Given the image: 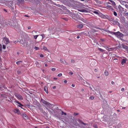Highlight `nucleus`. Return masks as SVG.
Returning <instances> with one entry per match:
<instances>
[{
    "label": "nucleus",
    "mask_w": 128,
    "mask_h": 128,
    "mask_svg": "<svg viewBox=\"0 0 128 128\" xmlns=\"http://www.w3.org/2000/svg\"><path fill=\"white\" fill-rule=\"evenodd\" d=\"M80 33L82 35H84L86 36H88L89 34L88 32L86 31L82 32Z\"/></svg>",
    "instance_id": "nucleus-8"
},
{
    "label": "nucleus",
    "mask_w": 128,
    "mask_h": 128,
    "mask_svg": "<svg viewBox=\"0 0 128 128\" xmlns=\"http://www.w3.org/2000/svg\"><path fill=\"white\" fill-rule=\"evenodd\" d=\"M42 37V39L44 38L45 37V35L44 34H42L40 35Z\"/></svg>",
    "instance_id": "nucleus-33"
},
{
    "label": "nucleus",
    "mask_w": 128,
    "mask_h": 128,
    "mask_svg": "<svg viewBox=\"0 0 128 128\" xmlns=\"http://www.w3.org/2000/svg\"><path fill=\"white\" fill-rule=\"evenodd\" d=\"M22 61H19L16 62V64L18 65H19L22 62Z\"/></svg>",
    "instance_id": "nucleus-27"
},
{
    "label": "nucleus",
    "mask_w": 128,
    "mask_h": 128,
    "mask_svg": "<svg viewBox=\"0 0 128 128\" xmlns=\"http://www.w3.org/2000/svg\"><path fill=\"white\" fill-rule=\"evenodd\" d=\"M21 116L24 119H27L28 118L27 116L24 113L22 114H21Z\"/></svg>",
    "instance_id": "nucleus-10"
},
{
    "label": "nucleus",
    "mask_w": 128,
    "mask_h": 128,
    "mask_svg": "<svg viewBox=\"0 0 128 128\" xmlns=\"http://www.w3.org/2000/svg\"><path fill=\"white\" fill-rule=\"evenodd\" d=\"M60 1L63 3H65L66 2V0H60Z\"/></svg>",
    "instance_id": "nucleus-32"
},
{
    "label": "nucleus",
    "mask_w": 128,
    "mask_h": 128,
    "mask_svg": "<svg viewBox=\"0 0 128 128\" xmlns=\"http://www.w3.org/2000/svg\"><path fill=\"white\" fill-rule=\"evenodd\" d=\"M121 90L122 91H124V88H122L121 89Z\"/></svg>",
    "instance_id": "nucleus-55"
},
{
    "label": "nucleus",
    "mask_w": 128,
    "mask_h": 128,
    "mask_svg": "<svg viewBox=\"0 0 128 128\" xmlns=\"http://www.w3.org/2000/svg\"><path fill=\"white\" fill-rule=\"evenodd\" d=\"M106 32L112 34H114V35L116 36L119 38H120V32L119 31H118L117 32H112L108 30H107V31H106Z\"/></svg>",
    "instance_id": "nucleus-3"
},
{
    "label": "nucleus",
    "mask_w": 128,
    "mask_h": 128,
    "mask_svg": "<svg viewBox=\"0 0 128 128\" xmlns=\"http://www.w3.org/2000/svg\"><path fill=\"white\" fill-rule=\"evenodd\" d=\"M114 14L115 16H117V14L116 12H115L114 11Z\"/></svg>",
    "instance_id": "nucleus-41"
},
{
    "label": "nucleus",
    "mask_w": 128,
    "mask_h": 128,
    "mask_svg": "<svg viewBox=\"0 0 128 128\" xmlns=\"http://www.w3.org/2000/svg\"><path fill=\"white\" fill-rule=\"evenodd\" d=\"M40 56L41 57H43L44 56V55L42 54H40Z\"/></svg>",
    "instance_id": "nucleus-53"
},
{
    "label": "nucleus",
    "mask_w": 128,
    "mask_h": 128,
    "mask_svg": "<svg viewBox=\"0 0 128 128\" xmlns=\"http://www.w3.org/2000/svg\"><path fill=\"white\" fill-rule=\"evenodd\" d=\"M94 97L93 96H90V99L91 100H93L94 99Z\"/></svg>",
    "instance_id": "nucleus-34"
},
{
    "label": "nucleus",
    "mask_w": 128,
    "mask_h": 128,
    "mask_svg": "<svg viewBox=\"0 0 128 128\" xmlns=\"http://www.w3.org/2000/svg\"><path fill=\"white\" fill-rule=\"evenodd\" d=\"M72 86L73 87H74L75 86V85L74 84H72Z\"/></svg>",
    "instance_id": "nucleus-63"
},
{
    "label": "nucleus",
    "mask_w": 128,
    "mask_h": 128,
    "mask_svg": "<svg viewBox=\"0 0 128 128\" xmlns=\"http://www.w3.org/2000/svg\"><path fill=\"white\" fill-rule=\"evenodd\" d=\"M78 122H80V123H82V124H83L84 125H87V126L88 125V124L86 123H85L84 122H83L82 121H81V120H78Z\"/></svg>",
    "instance_id": "nucleus-16"
},
{
    "label": "nucleus",
    "mask_w": 128,
    "mask_h": 128,
    "mask_svg": "<svg viewBox=\"0 0 128 128\" xmlns=\"http://www.w3.org/2000/svg\"><path fill=\"white\" fill-rule=\"evenodd\" d=\"M62 115H63L64 114V115H65L66 116V113L64 112L63 111H62Z\"/></svg>",
    "instance_id": "nucleus-35"
},
{
    "label": "nucleus",
    "mask_w": 128,
    "mask_h": 128,
    "mask_svg": "<svg viewBox=\"0 0 128 128\" xmlns=\"http://www.w3.org/2000/svg\"><path fill=\"white\" fill-rule=\"evenodd\" d=\"M113 24L115 25H118L120 28V23L118 20H116L114 21Z\"/></svg>",
    "instance_id": "nucleus-11"
},
{
    "label": "nucleus",
    "mask_w": 128,
    "mask_h": 128,
    "mask_svg": "<svg viewBox=\"0 0 128 128\" xmlns=\"http://www.w3.org/2000/svg\"><path fill=\"white\" fill-rule=\"evenodd\" d=\"M107 7L108 8V9L110 10H114L112 7L111 6L108 5L107 6Z\"/></svg>",
    "instance_id": "nucleus-14"
},
{
    "label": "nucleus",
    "mask_w": 128,
    "mask_h": 128,
    "mask_svg": "<svg viewBox=\"0 0 128 128\" xmlns=\"http://www.w3.org/2000/svg\"><path fill=\"white\" fill-rule=\"evenodd\" d=\"M114 82L113 81H112L111 84H112L114 85Z\"/></svg>",
    "instance_id": "nucleus-56"
},
{
    "label": "nucleus",
    "mask_w": 128,
    "mask_h": 128,
    "mask_svg": "<svg viewBox=\"0 0 128 128\" xmlns=\"http://www.w3.org/2000/svg\"><path fill=\"white\" fill-rule=\"evenodd\" d=\"M14 112L16 113L18 115L21 114L20 110L17 108L15 109L14 110Z\"/></svg>",
    "instance_id": "nucleus-9"
},
{
    "label": "nucleus",
    "mask_w": 128,
    "mask_h": 128,
    "mask_svg": "<svg viewBox=\"0 0 128 128\" xmlns=\"http://www.w3.org/2000/svg\"><path fill=\"white\" fill-rule=\"evenodd\" d=\"M2 46L1 44H0V51H2Z\"/></svg>",
    "instance_id": "nucleus-47"
},
{
    "label": "nucleus",
    "mask_w": 128,
    "mask_h": 128,
    "mask_svg": "<svg viewBox=\"0 0 128 128\" xmlns=\"http://www.w3.org/2000/svg\"><path fill=\"white\" fill-rule=\"evenodd\" d=\"M95 128H98V126L97 125H94L93 126Z\"/></svg>",
    "instance_id": "nucleus-52"
},
{
    "label": "nucleus",
    "mask_w": 128,
    "mask_h": 128,
    "mask_svg": "<svg viewBox=\"0 0 128 128\" xmlns=\"http://www.w3.org/2000/svg\"><path fill=\"white\" fill-rule=\"evenodd\" d=\"M13 26L15 30H18L20 28V25L17 21L15 22Z\"/></svg>",
    "instance_id": "nucleus-4"
},
{
    "label": "nucleus",
    "mask_w": 128,
    "mask_h": 128,
    "mask_svg": "<svg viewBox=\"0 0 128 128\" xmlns=\"http://www.w3.org/2000/svg\"><path fill=\"white\" fill-rule=\"evenodd\" d=\"M34 105L33 107L36 108L40 110L41 112L43 114H46L44 109L42 108V106L40 103L37 101L34 102Z\"/></svg>",
    "instance_id": "nucleus-2"
},
{
    "label": "nucleus",
    "mask_w": 128,
    "mask_h": 128,
    "mask_svg": "<svg viewBox=\"0 0 128 128\" xmlns=\"http://www.w3.org/2000/svg\"><path fill=\"white\" fill-rule=\"evenodd\" d=\"M18 104L20 105H18V106L19 107H21V106H24L23 105H22V104H21L20 103H19Z\"/></svg>",
    "instance_id": "nucleus-36"
},
{
    "label": "nucleus",
    "mask_w": 128,
    "mask_h": 128,
    "mask_svg": "<svg viewBox=\"0 0 128 128\" xmlns=\"http://www.w3.org/2000/svg\"><path fill=\"white\" fill-rule=\"evenodd\" d=\"M95 28H96L99 29L100 30H101L102 29L100 28H99L98 27H95Z\"/></svg>",
    "instance_id": "nucleus-54"
},
{
    "label": "nucleus",
    "mask_w": 128,
    "mask_h": 128,
    "mask_svg": "<svg viewBox=\"0 0 128 128\" xmlns=\"http://www.w3.org/2000/svg\"><path fill=\"white\" fill-rule=\"evenodd\" d=\"M15 95L19 99L21 100H23L22 97L20 94L17 93H16L15 94Z\"/></svg>",
    "instance_id": "nucleus-7"
},
{
    "label": "nucleus",
    "mask_w": 128,
    "mask_h": 128,
    "mask_svg": "<svg viewBox=\"0 0 128 128\" xmlns=\"http://www.w3.org/2000/svg\"><path fill=\"white\" fill-rule=\"evenodd\" d=\"M41 101L44 104L46 105V106H49L50 105V104L47 101L45 100H44L41 98Z\"/></svg>",
    "instance_id": "nucleus-5"
},
{
    "label": "nucleus",
    "mask_w": 128,
    "mask_h": 128,
    "mask_svg": "<svg viewBox=\"0 0 128 128\" xmlns=\"http://www.w3.org/2000/svg\"><path fill=\"white\" fill-rule=\"evenodd\" d=\"M17 41H15L14 42V43L16 44V42H18V40H17Z\"/></svg>",
    "instance_id": "nucleus-58"
},
{
    "label": "nucleus",
    "mask_w": 128,
    "mask_h": 128,
    "mask_svg": "<svg viewBox=\"0 0 128 128\" xmlns=\"http://www.w3.org/2000/svg\"><path fill=\"white\" fill-rule=\"evenodd\" d=\"M9 3L12 5V4H13V2L12 1H10L9 2Z\"/></svg>",
    "instance_id": "nucleus-46"
},
{
    "label": "nucleus",
    "mask_w": 128,
    "mask_h": 128,
    "mask_svg": "<svg viewBox=\"0 0 128 128\" xmlns=\"http://www.w3.org/2000/svg\"><path fill=\"white\" fill-rule=\"evenodd\" d=\"M126 63V60L125 59H123L122 60L121 62V64L123 65Z\"/></svg>",
    "instance_id": "nucleus-20"
},
{
    "label": "nucleus",
    "mask_w": 128,
    "mask_h": 128,
    "mask_svg": "<svg viewBox=\"0 0 128 128\" xmlns=\"http://www.w3.org/2000/svg\"><path fill=\"white\" fill-rule=\"evenodd\" d=\"M68 81L66 80H65L64 81V82L65 83H66Z\"/></svg>",
    "instance_id": "nucleus-61"
},
{
    "label": "nucleus",
    "mask_w": 128,
    "mask_h": 128,
    "mask_svg": "<svg viewBox=\"0 0 128 128\" xmlns=\"http://www.w3.org/2000/svg\"><path fill=\"white\" fill-rule=\"evenodd\" d=\"M78 10L80 12H88V11L84 9L79 10Z\"/></svg>",
    "instance_id": "nucleus-18"
},
{
    "label": "nucleus",
    "mask_w": 128,
    "mask_h": 128,
    "mask_svg": "<svg viewBox=\"0 0 128 128\" xmlns=\"http://www.w3.org/2000/svg\"><path fill=\"white\" fill-rule=\"evenodd\" d=\"M81 20L85 23H86V20L83 18L81 19Z\"/></svg>",
    "instance_id": "nucleus-31"
},
{
    "label": "nucleus",
    "mask_w": 128,
    "mask_h": 128,
    "mask_svg": "<svg viewBox=\"0 0 128 128\" xmlns=\"http://www.w3.org/2000/svg\"><path fill=\"white\" fill-rule=\"evenodd\" d=\"M3 12L4 13H8V12L7 11V9H4L3 10Z\"/></svg>",
    "instance_id": "nucleus-26"
},
{
    "label": "nucleus",
    "mask_w": 128,
    "mask_h": 128,
    "mask_svg": "<svg viewBox=\"0 0 128 128\" xmlns=\"http://www.w3.org/2000/svg\"><path fill=\"white\" fill-rule=\"evenodd\" d=\"M96 3H97L98 4H100L101 3L100 1H99L98 0H96Z\"/></svg>",
    "instance_id": "nucleus-29"
},
{
    "label": "nucleus",
    "mask_w": 128,
    "mask_h": 128,
    "mask_svg": "<svg viewBox=\"0 0 128 128\" xmlns=\"http://www.w3.org/2000/svg\"><path fill=\"white\" fill-rule=\"evenodd\" d=\"M80 38V36H78L76 37V38L78 39L79 38Z\"/></svg>",
    "instance_id": "nucleus-62"
},
{
    "label": "nucleus",
    "mask_w": 128,
    "mask_h": 128,
    "mask_svg": "<svg viewBox=\"0 0 128 128\" xmlns=\"http://www.w3.org/2000/svg\"><path fill=\"white\" fill-rule=\"evenodd\" d=\"M56 70V68H52L51 69V70L52 71H54L55 70Z\"/></svg>",
    "instance_id": "nucleus-44"
},
{
    "label": "nucleus",
    "mask_w": 128,
    "mask_h": 128,
    "mask_svg": "<svg viewBox=\"0 0 128 128\" xmlns=\"http://www.w3.org/2000/svg\"><path fill=\"white\" fill-rule=\"evenodd\" d=\"M35 64H36V66L38 67H40V64L38 62H35Z\"/></svg>",
    "instance_id": "nucleus-25"
},
{
    "label": "nucleus",
    "mask_w": 128,
    "mask_h": 128,
    "mask_svg": "<svg viewBox=\"0 0 128 128\" xmlns=\"http://www.w3.org/2000/svg\"><path fill=\"white\" fill-rule=\"evenodd\" d=\"M16 102L18 103V104L19 103H20V102H19L18 100H16Z\"/></svg>",
    "instance_id": "nucleus-60"
},
{
    "label": "nucleus",
    "mask_w": 128,
    "mask_h": 128,
    "mask_svg": "<svg viewBox=\"0 0 128 128\" xmlns=\"http://www.w3.org/2000/svg\"><path fill=\"white\" fill-rule=\"evenodd\" d=\"M56 86H54L53 87V89H55L56 88Z\"/></svg>",
    "instance_id": "nucleus-64"
},
{
    "label": "nucleus",
    "mask_w": 128,
    "mask_h": 128,
    "mask_svg": "<svg viewBox=\"0 0 128 128\" xmlns=\"http://www.w3.org/2000/svg\"><path fill=\"white\" fill-rule=\"evenodd\" d=\"M38 35H36L34 36V39H36L37 37L38 36Z\"/></svg>",
    "instance_id": "nucleus-38"
},
{
    "label": "nucleus",
    "mask_w": 128,
    "mask_h": 128,
    "mask_svg": "<svg viewBox=\"0 0 128 128\" xmlns=\"http://www.w3.org/2000/svg\"><path fill=\"white\" fill-rule=\"evenodd\" d=\"M6 48V46L4 45H2V48L3 49H5Z\"/></svg>",
    "instance_id": "nucleus-42"
},
{
    "label": "nucleus",
    "mask_w": 128,
    "mask_h": 128,
    "mask_svg": "<svg viewBox=\"0 0 128 128\" xmlns=\"http://www.w3.org/2000/svg\"><path fill=\"white\" fill-rule=\"evenodd\" d=\"M60 61L62 64H64L65 63H66V62L64 60H63L62 59V58H60Z\"/></svg>",
    "instance_id": "nucleus-24"
},
{
    "label": "nucleus",
    "mask_w": 128,
    "mask_h": 128,
    "mask_svg": "<svg viewBox=\"0 0 128 128\" xmlns=\"http://www.w3.org/2000/svg\"><path fill=\"white\" fill-rule=\"evenodd\" d=\"M104 74L106 76H107L108 75V72L106 70L104 72Z\"/></svg>",
    "instance_id": "nucleus-22"
},
{
    "label": "nucleus",
    "mask_w": 128,
    "mask_h": 128,
    "mask_svg": "<svg viewBox=\"0 0 128 128\" xmlns=\"http://www.w3.org/2000/svg\"><path fill=\"white\" fill-rule=\"evenodd\" d=\"M62 76V74L60 73L58 74V76Z\"/></svg>",
    "instance_id": "nucleus-45"
},
{
    "label": "nucleus",
    "mask_w": 128,
    "mask_h": 128,
    "mask_svg": "<svg viewBox=\"0 0 128 128\" xmlns=\"http://www.w3.org/2000/svg\"><path fill=\"white\" fill-rule=\"evenodd\" d=\"M17 73L18 74H20V71L18 70L17 71Z\"/></svg>",
    "instance_id": "nucleus-48"
},
{
    "label": "nucleus",
    "mask_w": 128,
    "mask_h": 128,
    "mask_svg": "<svg viewBox=\"0 0 128 128\" xmlns=\"http://www.w3.org/2000/svg\"><path fill=\"white\" fill-rule=\"evenodd\" d=\"M18 2L20 3H23L24 2V0H18Z\"/></svg>",
    "instance_id": "nucleus-28"
},
{
    "label": "nucleus",
    "mask_w": 128,
    "mask_h": 128,
    "mask_svg": "<svg viewBox=\"0 0 128 128\" xmlns=\"http://www.w3.org/2000/svg\"><path fill=\"white\" fill-rule=\"evenodd\" d=\"M43 49L44 50H46L48 51V49L46 47L44 46L43 47Z\"/></svg>",
    "instance_id": "nucleus-37"
},
{
    "label": "nucleus",
    "mask_w": 128,
    "mask_h": 128,
    "mask_svg": "<svg viewBox=\"0 0 128 128\" xmlns=\"http://www.w3.org/2000/svg\"><path fill=\"white\" fill-rule=\"evenodd\" d=\"M100 40L102 42H104V39L102 38L100 39Z\"/></svg>",
    "instance_id": "nucleus-50"
},
{
    "label": "nucleus",
    "mask_w": 128,
    "mask_h": 128,
    "mask_svg": "<svg viewBox=\"0 0 128 128\" xmlns=\"http://www.w3.org/2000/svg\"><path fill=\"white\" fill-rule=\"evenodd\" d=\"M28 29H31V27L30 26H28Z\"/></svg>",
    "instance_id": "nucleus-59"
},
{
    "label": "nucleus",
    "mask_w": 128,
    "mask_h": 128,
    "mask_svg": "<svg viewBox=\"0 0 128 128\" xmlns=\"http://www.w3.org/2000/svg\"><path fill=\"white\" fill-rule=\"evenodd\" d=\"M71 62L72 63H74L75 62L74 60H71Z\"/></svg>",
    "instance_id": "nucleus-49"
},
{
    "label": "nucleus",
    "mask_w": 128,
    "mask_h": 128,
    "mask_svg": "<svg viewBox=\"0 0 128 128\" xmlns=\"http://www.w3.org/2000/svg\"><path fill=\"white\" fill-rule=\"evenodd\" d=\"M34 48L36 50H39V49L40 48L38 47H36V46L34 47Z\"/></svg>",
    "instance_id": "nucleus-39"
},
{
    "label": "nucleus",
    "mask_w": 128,
    "mask_h": 128,
    "mask_svg": "<svg viewBox=\"0 0 128 128\" xmlns=\"http://www.w3.org/2000/svg\"><path fill=\"white\" fill-rule=\"evenodd\" d=\"M94 13L97 14H99V13H98V12L97 11H95L94 12Z\"/></svg>",
    "instance_id": "nucleus-43"
},
{
    "label": "nucleus",
    "mask_w": 128,
    "mask_h": 128,
    "mask_svg": "<svg viewBox=\"0 0 128 128\" xmlns=\"http://www.w3.org/2000/svg\"><path fill=\"white\" fill-rule=\"evenodd\" d=\"M106 49L109 51H110L113 50L114 49V48H109L108 47H106Z\"/></svg>",
    "instance_id": "nucleus-15"
},
{
    "label": "nucleus",
    "mask_w": 128,
    "mask_h": 128,
    "mask_svg": "<svg viewBox=\"0 0 128 128\" xmlns=\"http://www.w3.org/2000/svg\"><path fill=\"white\" fill-rule=\"evenodd\" d=\"M44 90L47 94H48V91L47 88L46 86H45L44 87Z\"/></svg>",
    "instance_id": "nucleus-19"
},
{
    "label": "nucleus",
    "mask_w": 128,
    "mask_h": 128,
    "mask_svg": "<svg viewBox=\"0 0 128 128\" xmlns=\"http://www.w3.org/2000/svg\"><path fill=\"white\" fill-rule=\"evenodd\" d=\"M3 40L4 42L6 44H8L10 42L8 39L6 37H5L3 38Z\"/></svg>",
    "instance_id": "nucleus-6"
},
{
    "label": "nucleus",
    "mask_w": 128,
    "mask_h": 128,
    "mask_svg": "<svg viewBox=\"0 0 128 128\" xmlns=\"http://www.w3.org/2000/svg\"><path fill=\"white\" fill-rule=\"evenodd\" d=\"M122 47L124 49H125L126 50H128V46H125L123 44H122Z\"/></svg>",
    "instance_id": "nucleus-17"
},
{
    "label": "nucleus",
    "mask_w": 128,
    "mask_h": 128,
    "mask_svg": "<svg viewBox=\"0 0 128 128\" xmlns=\"http://www.w3.org/2000/svg\"><path fill=\"white\" fill-rule=\"evenodd\" d=\"M78 114H79L77 113L74 112V115L75 116L78 115Z\"/></svg>",
    "instance_id": "nucleus-40"
},
{
    "label": "nucleus",
    "mask_w": 128,
    "mask_h": 128,
    "mask_svg": "<svg viewBox=\"0 0 128 128\" xmlns=\"http://www.w3.org/2000/svg\"><path fill=\"white\" fill-rule=\"evenodd\" d=\"M29 38L28 35L24 34L22 36V39H20V43L23 45L24 47H26L28 46V42L27 41L29 40Z\"/></svg>",
    "instance_id": "nucleus-1"
},
{
    "label": "nucleus",
    "mask_w": 128,
    "mask_h": 128,
    "mask_svg": "<svg viewBox=\"0 0 128 128\" xmlns=\"http://www.w3.org/2000/svg\"><path fill=\"white\" fill-rule=\"evenodd\" d=\"M83 25L82 24H79L76 26V27L78 28H81L83 27Z\"/></svg>",
    "instance_id": "nucleus-13"
},
{
    "label": "nucleus",
    "mask_w": 128,
    "mask_h": 128,
    "mask_svg": "<svg viewBox=\"0 0 128 128\" xmlns=\"http://www.w3.org/2000/svg\"><path fill=\"white\" fill-rule=\"evenodd\" d=\"M56 6L58 7H60V5L59 4H57Z\"/></svg>",
    "instance_id": "nucleus-57"
},
{
    "label": "nucleus",
    "mask_w": 128,
    "mask_h": 128,
    "mask_svg": "<svg viewBox=\"0 0 128 128\" xmlns=\"http://www.w3.org/2000/svg\"><path fill=\"white\" fill-rule=\"evenodd\" d=\"M110 1L111 2V4L113 6H114L116 5V4L115 3V2L114 1L111 0H110Z\"/></svg>",
    "instance_id": "nucleus-21"
},
{
    "label": "nucleus",
    "mask_w": 128,
    "mask_h": 128,
    "mask_svg": "<svg viewBox=\"0 0 128 128\" xmlns=\"http://www.w3.org/2000/svg\"><path fill=\"white\" fill-rule=\"evenodd\" d=\"M69 74L71 75H72L73 74V73L72 72H69Z\"/></svg>",
    "instance_id": "nucleus-51"
},
{
    "label": "nucleus",
    "mask_w": 128,
    "mask_h": 128,
    "mask_svg": "<svg viewBox=\"0 0 128 128\" xmlns=\"http://www.w3.org/2000/svg\"><path fill=\"white\" fill-rule=\"evenodd\" d=\"M1 96L2 97L4 98H7L6 95L5 94H1Z\"/></svg>",
    "instance_id": "nucleus-23"
},
{
    "label": "nucleus",
    "mask_w": 128,
    "mask_h": 128,
    "mask_svg": "<svg viewBox=\"0 0 128 128\" xmlns=\"http://www.w3.org/2000/svg\"><path fill=\"white\" fill-rule=\"evenodd\" d=\"M98 50L100 52H103L104 51V50H103L101 48H98Z\"/></svg>",
    "instance_id": "nucleus-30"
},
{
    "label": "nucleus",
    "mask_w": 128,
    "mask_h": 128,
    "mask_svg": "<svg viewBox=\"0 0 128 128\" xmlns=\"http://www.w3.org/2000/svg\"><path fill=\"white\" fill-rule=\"evenodd\" d=\"M97 32H98V31L94 29H92L91 30H90V33L92 34H93L94 33Z\"/></svg>",
    "instance_id": "nucleus-12"
}]
</instances>
